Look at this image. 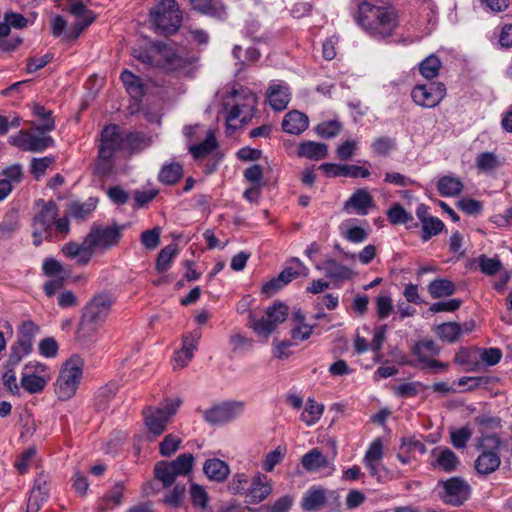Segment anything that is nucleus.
Returning <instances> with one entry per match:
<instances>
[{
	"instance_id": "f257e3e1",
	"label": "nucleus",
	"mask_w": 512,
	"mask_h": 512,
	"mask_svg": "<svg viewBox=\"0 0 512 512\" xmlns=\"http://www.w3.org/2000/svg\"><path fill=\"white\" fill-rule=\"evenodd\" d=\"M358 25L373 39L392 37L399 26V12L391 5H375L362 1L356 16Z\"/></svg>"
},
{
	"instance_id": "f03ea898",
	"label": "nucleus",
	"mask_w": 512,
	"mask_h": 512,
	"mask_svg": "<svg viewBox=\"0 0 512 512\" xmlns=\"http://www.w3.org/2000/svg\"><path fill=\"white\" fill-rule=\"evenodd\" d=\"M35 213L31 220L33 244L38 247L44 241L53 240V228L57 234L65 237L70 232L67 216L58 218V206L53 201L38 199L35 201Z\"/></svg>"
},
{
	"instance_id": "7ed1b4c3",
	"label": "nucleus",
	"mask_w": 512,
	"mask_h": 512,
	"mask_svg": "<svg viewBox=\"0 0 512 512\" xmlns=\"http://www.w3.org/2000/svg\"><path fill=\"white\" fill-rule=\"evenodd\" d=\"M257 96L248 88L232 89L224 103L228 128L236 129L247 124L254 117Z\"/></svg>"
},
{
	"instance_id": "20e7f679",
	"label": "nucleus",
	"mask_w": 512,
	"mask_h": 512,
	"mask_svg": "<svg viewBox=\"0 0 512 512\" xmlns=\"http://www.w3.org/2000/svg\"><path fill=\"white\" fill-rule=\"evenodd\" d=\"M123 144L124 137L117 125H108L102 130L98 158L95 164L97 175L108 176L114 172V157Z\"/></svg>"
},
{
	"instance_id": "39448f33",
	"label": "nucleus",
	"mask_w": 512,
	"mask_h": 512,
	"mask_svg": "<svg viewBox=\"0 0 512 512\" xmlns=\"http://www.w3.org/2000/svg\"><path fill=\"white\" fill-rule=\"evenodd\" d=\"M180 398L166 399L159 407H146L143 410L144 423L153 436L158 437L164 433L168 423L181 406Z\"/></svg>"
},
{
	"instance_id": "423d86ee",
	"label": "nucleus",
	"mask_w": 512,
	"mask_h": 512,
	"mask_svg": "<svg viewBox=\"0 0 512 512\" xmlns=\"http://www.w3.org/2000/svg\"><path fill=\"white\" fill-rule=\"evenodd\" d=\"M84 362L79 356L67 360L56 380L55 391L58 398L68 400L76 393L83 374Z\"/></svg>"
},
{
	"instance_id": "0eeeda50",
	"label": "nucleus",
	"mask_w": 512,
	"mask_h": 512,
	"mask_svg": "<svg viewBox=\"0 0 512 512\" xmlns=\"http://www.w3.org/2000/svg\"><path fill=\"white\" fill-rule=\"evenodd\" d=\"M154 25L163 33H175L182 23V13L175 0H162L150 12Z\"/></svg>"
},
{
	"instance_id": "6e6552de",
	"label": "nucleus",
	"mask_w": 512,
	"mask_h": 512,
	"mask_svg": "<svg viewBox=\"0 0 512 512\" xmlns=\"http://www.w3.org/2000/svg\"><path fill=\"white\" fill-rule=\"evenodd\" d=\"M288 316V306L284 303H275L266 311V316L257 319L252 313L249 314V326L262 336L268 337L274 329L284 322Z\"/></svg>"
},
{
	"instance_id": "1a4fd4ad",
	"label": "nucleus",
	"mask_w": 512,
	"mask_h": 512,
	"mask_svg": "<svg viewBox=\"0 0 512 512\" xmlns=\"http://www.w3.org/2000/svg\"><path fill=\"white\" fill-rule=\"evenodd\" d=\"M500 440L495 435H488L481 439L479 446L484 450L475 461V468L479 474L487 475L500 466V457L494 449L498 448Z\"/></svg>"
},
{
	"instance_id": "9d476101",
	"label": "nucleus",
	"mask_w": 512,
	"mask_h": 512,
	"mask_svg": "<svg viewBox=\"0 0 512 512\" xmlns=\"http://www.w3.org/2000/svg\"><path fill=\"white\" fill-rule=\"evenodd\" d=\"M446 96V87L441 82L417 84L411 91L414 103L423 108L438 106Z\"/></svg>"
},
{
	"instance_id": "9b49d317",
	"label": "nucleus",
	"mask_w": 512,
	"mask_h": 512,
	"mask_svg": "<svg viewBox=\"0 0 512 512\" xmlns=\"http://www.w3.org/2000/svg\"><path fill=\"white\" fill-rule=\"evenodd\" d=\"M438 487L440 498L446 504L459 506L466 501L470 494L469 484L461 477H452L440 481Z\"/></svg>"
},
{
	"instance_id": "f8f14e48",
	"label": "nucleus",
	"mask_w": 512,
	"mask_h": 512,
	"mask_svg": "<svg viewBox=\"0 0 512 512\" xmlns=\"http://www.w3.org/2000/svg\"><path fill=\"white\" fill-rule=\"evenodd\" d=\"M40 132V134H32L26 131H20L17 135L9 138V143L24 151L29 152H42L46 148L54 145V140L51 136Z\"/></svg>"
},
{
	"instance_id": "ddd939ff",
	"label": "nucleus",
	"mask_w": 512,
	"mask_h": 512,
	"mask_svg": "<svg viewBox=\"0 0 512 512\" xmlns=\"http://www.w3.org/2000/svg\"><path fill=\"white\" fill-rule=\"evenodd\" d=\"M244 403L240 401L224 402L203 413L204 419L211 424H223L236 419L243 413Z\"/></svg>"
},
{
	"instance_id": "4468645a",
	"label": "nucleus",
	"mask_w": 512,
	"mask_h": 512,
	"mask_svg": "<svg viewBox=\"0 0 512 512\" xmlns=\"http://www.w3.org/2000/svg\"><path fill=\"white\" fill-rule=\"evenodd\" d=\"M202 337L201 331L196 329L182 335V347L175 351L172 358L173 368L183 369L192 360L194 351L197 350Z\"/></svg>"
},
{
	"instance_id": "2eb2a0df",
	"label": "nucleus",
	"mask_w": 512,
	"mask_h": 512,
	"mask_svg": "<svg viewBox=\"0 0 512 512\" xmlns=\"http://www.w3.org/2000/svg\"><path fill=\"white\" fill-rule=\"evenodd\" d=\"M87 237L96 252L98 250H107L117 245L121 232L117 226L93 227L87 234Z\"/></svg>"
},
{
	"instance_id": "dca6fc26",
	"label": "nucleus",
	"mask_w": 512,
	"mask_h": 512,
	"mask_svg": "<svg viewBox=\"0 0 512 512\" xmlns=\"http://www.w3.org/2000/svg\"><path fill=\"white\" fill-rule=\"evenodd\" d=\"M155 67L172 71L184 66V60L175 50L164 43H154Z\"/></svg>"
},
{
	"instance_id": "f3484780",
	"label": "nucleus",
	"mask_w": 512,
	"mask_h": 512,
	"mask_svg": "<svg viewBox=\"0 0 512 512\" xmlns=\"http://www.w3.org/2000/svg\"><path fill=\"white\" fill-rule=\"evenodd\" d=\"M61 252L66 258L75 259L80 266H86L95 253L87 235L81 243L71 241L64 244Z\"/></svg>"
},
{
	"instance_id": "a211bd4d",
	"label": "nucleus",
	"mask_w": 512,
	"mask_h": 512,
	"mask_svg": "<svg viewBox=\"0 0 512 512\" xmlns=\"http://www.w3.org/2000/svg\"><path fill=\"white\" fill-rule=\"evenodd\" d=\"M113 300L106 294H99L93 297L85 306L83 315L91 320L103 324L106 320Z\"/></svg>"
},
{
	"instance_id": "6ab92c4d",
	"label": "nucleus",
	"mask_w": 512,
	"mask_h": 512,
	"mask_svg": "<svg viewBox=\"0 0 512 512\" xmlns=\"http://www.w3.org/2000/svg\"><path fill=\"white\" fill-rule=\"evenodd\" d=\"M333 491L313 485L304 494L301 500V507L305 511H316L325 507L329 497L333 496Z\"/></svg>"
},
{
	"instance_id": "aec40b11",
	"label": "nucleus",
	"mask_w": 512,
	"mask_h": 512,
	"mask_svg": "<svg viewBox=\"0 0 512 512\" xmlns=\"http://www.w3.org/2000/svg\"><path fill=\"white\" fill-rule=\"evenodd\" d=\"M432 466L446 473H452L460 465L458 456L447 447H436L431 452Z\"/></svg>"
},
{
	"instance_id": "412c9836",
	"label": "nucleus",
	"mask_w": 512,
	"mask_h": 512,
	"mask_svg": "<svg viewBox=\"0 0 512 512\" xmlns=\"http://www.w3.org/2000/svg\"><path fill=\"white\" fill-rule=\"evenodd\" d=\"M301 464L307 472H319L328 469L327 475L335 470L334 464L317 448L311 449L301 458Z\"/></svg>"
},
{
	"instance_id": "4be33fe9",
	"label": "nucleus",
	"mask_w": 512,
	"mask_h": 512,
	"mask_svg": "<svg viewBox=\"0 0 512 512\" xmlns=\"http://www.w3.org/2000/svg\"><path fill=\"white\" fill-rule=\"evenodd\" d=\"M48 487L45 479L38 477L30 491L27 501V512H38L48 499Z\"/></svg>"
},
{
	"instance_id": "5701e85b",
	"label": "nucleus",
	"mask_w": 512,
	"mask_h": 512,
	"mask_svg": "<svg viewBox=\"0 0 512 512\" xmlns=\"http://www.w3.org/2000/svg\"><path fill=\"white\" fill-rule=\"evenodd\" d=\"M271 107L276 111L286 109L290 101V91L287 85L283 83H273L267 92Z\"/></svg>"
},
{
	"instance_id": "b1692460",
	"label": "nucleus",
	"mask_w": 512,
	"mask_h": 512,
	"mask_svg": "<svg viewBox=\"0 0 512 512\" xmlns=\"http://www.w3.org/2000/svg\"><path fill=\"white\" fill-rule=\"evenodd\" d=\"M272 492V485L268 477L258 473L253 477L248 496L252 499L251 503H260L265 500Z\"/></svg>"
},
{
	"instance_id": "393cba45",
	"label": "nucleus",
	"mask_w": 512,
	"mask_h": 512,
	"mask_svg": "<svg viewBox=\"0 0 512 512\" xmlns=\"http://www.w3.org/2000/svg\"><path fill=\"white\" fill-rule=\"evenodd\" d=\"M316 269L324 273L327 278L334 280H348L353 275L350 268L340 264L334 259H327L316 265Z\"/></svg>"
},
{
	"instance_id": "a878e982",
	"label": "nucleus",
	"mask_w": 512,
	"mask_h": 512,
	"mask_svg": "<svg viewBox=\"0 0 512 512\" xmlns=\"http://www.w3.org/2000/svg\"><path fill=\"white\" fill-rule=\"evenodd\" d=\"M308 117L299 111L288 112L282 121V129L286 133L298 135L308 128Z\"/></svg>"
},
{
	"instance_id": "bb28decb",
	"label": "nucleus",
	"mask_w": 512,
	"mask_h": 512,
	"mask_svg": "<svg viewBox=\"0 0 512 512\" xmlns=\"http://www.w3.org/2000/svg\"><path fill=\"white\" fill-rule=\"evenodd\" d=\"M374 206L373 197L366 189L356 190L345 203L344 208L353 207L357 214L366 215Z\"/></svg>"
},
{
	"instance_id": "cd10ccee",
	"label": "nucleus",
	"mask_w": 512,
	"mask_h": 512,
	"mask_svg": "<svg viewBox=\"0 0 512 512\" xmlns=\"http://www.w3.org/2000/svg\"><path fill=\"white\" fill-rule=\"evenodd\" d=\"M203 471L209 480L224 482L230 474L228 464L220 459L212 458L205 461Z\"/></svg>"
},
{
	"instance_id": "c85d7f7f",
	"label": "nucleus",
	"mask_w": 512,
	"mask_h": 512,
	"mask_svg": "<svg viewBox=\"0 0 512 512\" xmlns=\"http://www.w3.org/2000/svg\"><path fill=\"white\" fill-rule=\"evenodd\" d=\"M328 146L325 143L303 141L299 144L297 154L299 157L310 160H321L327 156Z\"/></svg>"
},
{
	"instance_id": "c756f323",
	"label": "nucleus",
	"mask_w": 512,
	"mask_h": 512,
	"mask_svg": "<svg viewBox=\"0 0 512 512\" xmlns=\"http://www.w3.org/2000/svg\"><path fill=\"white\" fill-rule=\"evenodd\" d=\"M96 206L97 199L92 197L84 202L73 201L68 204L66 216H71L77 220H84L96 209Z\"/></svg>"
},
{
	"instance_id": "7c9ffc66",
	"label": "nucleus",
	"mask_w": 512,
	"mask_h": 512,
	"mask_svg": "<svg viewBox=\"0 0 512 512\" xmlns=\"http://www.w3.org/2000/svg\"><path fill=\"white\" fill-rule=\"evenodd\" d=\"M29 21L22 14L16 12H7L4 15V21L0 23V38L7 37L11 28L23 29L27 27Z\"/></svg>"
},
{
	"instance_id": "2f4dec72",
	"label": "nucleus",
	"mask_w": 512,
	"mask_h": 512,
	"mask_svg": "<svg viewBox=\"0 0 512 512\" xmlns=\"http://www.w3.org/2000/svg\"><path fill=\"white\" fill-rule=\"evenodd\" d=\"M324 412V405L318 403L313 398H308L306 401L305 408L301 413L300 419L307 426H312L316 424L322 417Z\"/></svg>"
},
{
	"instance_id": "473e14b6",
	"label": "nucleus",
	"mask_w": 512,
	"mask_h": 512,
	"mask_svg": "<svg viewBox=\"0 0 512 512\" xmlns=\"http://www.w3.org/2000/svg\"><path fill=\"white\" fill-rule=\"evenodd\" d=\"M127 92L131 97L137 99L144 95V84L140 77L136 76L129 70H124L120 76Z\"/></svg>"
},
{
	"instance_id": "72a5a7b5",
	"label": "nucleus",
	"mask_w": 512,
	"mask_h": 512,
	"mask_svg": "<svg viewBox=\"0 0 512 512\" xmlns=\"http://www.w3.org/2000/svg\"><path fill=\"white\" fill-rule=\"evenodd\" d=\"M290 262L294 266L285 267L278 275L285 286L292 280L300 276L307 277L309 274V269L298 258H292Z\"/></svg>"
},
{
	"instance_id": "f704fd0d",
	"label": "nucleus",
	"mask_w": 512,
	"mask_h": 512,
	"mask_svg": "<svg viewBox=\"0 0 512 512\" xmlns=\"http://www.w3.org/2000/svg\"><path fill=\"white\" fill-rule=\"evenodd\" d=\"M455 291V284L445 278L435 279L428 285V292L434 299L451 296Z\"/></svg>"
},
{
	"instance_id": "c9c22d12",
	"label": "nucleus",
	"mask_w": 512,
	"mask_h": 512,
	"mask_svg": "<svg viewBox=\"0 0 512 512\" xmlns=\"http://www.w3.org/2000/svg\"><path fill=\"white\" fill-rule=\"evenodd\" d=\"M437 188L442 196L450 197L458 195L463 189L462 181L453 176H444L439 179Z\"/></svg>"
},
{
	"instance_id": "e433bc0d",
	"label": "nucleus",
	"mask_w": 512,
	"mask_h": 512,
	"mask_svg": "<svg viewBox=\"0 0 512 512\" xmlns=\"http://www.w3.org/2000/svg\"><path fill=\"white\" fill-rule=\"evenodd\" d=\"M102 324L91 320L82 315L79 327L77 329V338L79 341H91L98 333Z\"/></svg>"
},
{
	"instance_id": "4c0bfd02",
	"label": "nucleus",
	"mask_w": 512,
	"mask_h": 512,
	"mask_svg": "<svg viewBox=\"0 0 512 512\" xmlns=\"http://www.w3.org/2000/svg\"><path fill=\"white\" fill-rule=\"evenodd\" d=\"M33 114L41 120V124L35 127L38 132H51L55 129V121L52 118L51 110L46 109L40 104H34Z\"/></svg>"
},
{
	"instance_id": "58836bf2",
	"label": "nucleus",
	"mask_w": 512,
	"mask_h": 512,
	"mask_svg": "<svg viewBox=\"0 0 512 512\" xmlns=\"http://www.w3.org/2000/svg\"><path fill=\"white\" fill-rule=\"evenodd\" d=\"M216 147L217 142L214 133L209 130L204 141L199 144L189 146V152L195 159H200L211 153Z\"/></svg>"
},
{
	"instance_id": "ea45409f",
	"label": "nucleus",
	"mask_w": 512,
	"mask_h": 512,
	"mask_svg": "<svg viewBox=\"0 0 512 512\" xmlns=\"http://www.w3.org/2000/svg\"><path fill=\"white\" fill-rule=\"evenodd\" d=\"M499 157L494 152H483L477 155L475 165L483 173H491L501 166Z\"/></svg>"
},
{
	"instance_id": "a19ab883",
	"label": "nucleus",
	"mask_w": 512,
	"mask_h": 512,
	"mask_svg": "<svg viewBox=\"0 0 512 512\" xmlns=\"http://www.w3.org/2000/svg\"><path fill=\"white\" fill-rule=\"evenodd\" d=\"M183 175V167L180 163H169L162 167L159 180L168 185L175 184Z\"/></svg>"
},
{
	"instance_id": "79ce46f5",
	"label": "nucleus",
	"mask_w": 512,
	"mask_h": 512,
	"mask_svg": "<svg viewBox=\"0 0 512 512\" xmlns=\"http://www.w3.org/2000/svg\"><path fill=\"white\" fill-rule=\"evenodd\" d=\"M154 476L164 487H169L174 483L177 474L173 471L169 462L160 461L154 467Z\"/></svg>"
},
{
	"instance_id": "37998d69",
	"label": "nucleus",
	"mask_w": 512,
	"mask_h": 512,
	"mask_svg": "<svg viewBox=\"0 0 512 512\" xmlns=\"http://www.w3.org/2000/svg\"><path fill=\"white\" fill-rule=\"evenodd\" d=\"M46 385V379L43 376L34 373H24L21 378V386L27 392L34 394L41 392Z\"/></svg>"
},
{
	"instance_id": "c03bdc74",
	"label": "nucleus",
	"mask_w": 512,
	"mask_h": 512,
	"mask_svg": "<svg viewBox=\"0 0 512 512\" xmlns=\"http://www.w3.org/2000/svg\"><path fill=\"white\" fill-rule=\"evenodd\" d=\"M32 351L28 344L15 342L10 347V354L6 361V368H15L22 359Z\"/></svg>"
},
{
	"instance_id": "a18cd8bd",
	"label": "nucleus",
	"mask_w": 512,
	"mask_h": 512,
	"mask_svg": "<svg viewBox=\"0 0 512 512\" xmlns=\"http://www.w3.org/2000/svg\"><path fill=\"white\" fill-rule=\"evenodd\" d=\"M169 463L177 476H186L192 470L194 456L191 453L180 454L175 460Z\"/></svg>"
},
{
	"instance_id": "49530a36",
	"label": "nucleus",
	"mask_w": 512,
	"mask_h": 512,
	"mask_svg": "<svg viewBox=\"0 0 512 512\" xmlns=\"http://www.w3.org/2000/svg\"><path fill=\"white\" fill-rule=\"evenodd\" d=\"M441 68V61L435 55H430L425 58L419 65V71L426 79L435 78Z\"/></svg>"
},
{
	"instance_id": "de8ad7c7",
	"label": "nucleus",
	"mask_w": 512,
	"mask_h": 512,
	"mask_svg": "<svg viewBox=\"0 0 512 512\" xmlns=\"http://www.w3.org/2000/svg\"><path fill=\"white\" fill-rule=\"evenodd\" d=\"M477 263L480 271L487 276H493L503 269L502 262L497 257L488 258L485 255H480L477 258Z\"/></svg>"
},
{
	"instance_id": "09e8293b",
	"label": "nucleus",
	"mask_w": 512,
	"mask_h": 512,
	"mask_svg": "<svg viewBox=\"0 0 512 512\" xmlns=\"http://www.w3.org/2000/svg\"><path fill=\"white\" fill-rule=\"evenodd\" d=\"M39 333V327L33 321H24L19 327V336L16 342L25 343L32 349L33 340Z\"/></svg>"
},
{
	"instance_id": "8fccbe9b",
	"label": "nucleus",
	"mask_w": 512,
	"mask_h": 512,
	"mask_svg": "<svg viewBox=\"0 0 512 512\" xmlns=\"http://www.w3.org/2000/svg\"><path fill=\"white\" fill-rule=\"evenodd\" d=\"M191 5L194 9L201 13L216 16L218 18H224L226 15L225 8L223 6L216 7L212 0H190Z\"/></svg>"
},
{
	"instance_id": "3c124183",
	"label": "nucleus",
	"mask_w": 512,
	"mask_h": 512,
	"mask_svg": "<svg viewBox=\"0 0 512 512\" xmlns=\"http://www.w3.org/2000/svg\"><path fill=\"white\" fill-rule=\"evenodd\" d=\"M437 335L444 341L454 342L462 333V326L455 322L443 323L437 327Z\"/></svg>"
},
{
	"instance_id": "603ef678",
	"label": "nucleus",
	"mask_w": 512,
	"mask_h": 512,
	"mask_svg": "<svg viewBox=\"0 0 512 512\" xmlns=\"http://www.w3.org/2000/svg\"><path fill=\"white\" fill-rule=\"evenodd\" d=\"M177 254V246L170 244L161 249L158 254L156 269L159 272H165L169 269L172 259Z\"/></svg>"
},
{
	"instance_id": "864d4df0",
	"label": "nucleus",
	"mask_w": 512,
	"mask_h": 512,
	"mask_svg": "<svg viewBox=\"0 0 512 512\" xmlns=\"http://www.w3.org/2000/svg\"><path fill=\"white\" fill-rule=\"evenodd\" d=\"M444 228V223L437 217H431L422 223L421 238L423 241L429 240L431 237L440 233Z\"/></svg>"
},
{
	"instance_id": "5fc2aeb1",
	"label": "nucleus",
	"mask_w": 512,
	"mask_h": 512,
	"mask_svg": "<svg viewBox=\"0 0 512 512\" xmlns=\"http://www.w3.org/2000/svg\"><path fill=\"white\" fill-rule=\"evenodd\" d=\"M95 15H88L87 18L76 19L75 23L70 28L69 32L65 34L64 39L67 41L76 40L81 33L93 23Z\"/></svg>"
},
{
	"instance_id": "6e6d98bb",
	"label": "nucleus",
	"mask_w": 512,
	"mask_h": 512,
	"mask_svg": "<svg viewBox=\"0 0 512 512\" xmlns=\"http://www.w3.org/2000/svg\"><path fill=\"white\" fill-rule=\"evenodd\" d=\"M388 220L394 224H407L413 217L400 204H394L387 212Z\"/></svg>"
},
{
	"instance_id": "4d7b16f0",
	"label": "nucleus",
	"mask_w": 512,
	"mask_h": 512,
	"mask_svg": "<svg viewBox=\"0 0 512 512\" xmlns=\"http://www.w3.org/2000/svg\"><path fill=\"white\" fill-rule=\"evenodd\" d=\"M439 351V347L432 340L419 342L413 347L412 350L413 354L417 356L418 360L423 357L435 356L439 353Z\"/></svg>"
},
{
	"instance_id": "13d9d810",
	"label": "nucleus",
	"mask_w": 512,
	"mask_h": 512,
	"mask_svg": "<svg viewBox=\"0 0 512 512\" xmlns=\"http://www.w3.org/2000/svg\"><path fill=\"white\" fill-rule=\"evenodd\" d=\"M472 432L469 427H461L450 431V440L452 445L457 449L466 447L468 440L471 438Z\"/></svg>"
},
{
	"instance_id": "bf43d9fd",
	"label": "nucleus",
	"mask_w": 512,
	"mask_h": 512,
	"mask_svg": "<svg viewBox=\"0 0 512 512\" xmlns=\"http://www.w3.org/2000/svg\"><path fill=\"white\" fill-rule=\"evenodd\" d=\"M181 442V438L174 434L166 435L159 445L160 454L165 457L171 456L178 450Z\"/></svg>"
},
{
	"instance_id": "052dcab7",
	"label": "nucleus",
	"mask_w": 512,
	"mask_h": 512,
	"mask_svg": "<svg viewBox=\"0 0 512 512\" xmlns=\"http://www.w3.org/2000/svg\"><path fill=\"white\" fill-rule=\"evenodd\" d=\"M54 162V157L46 156L42 158H33L30 165V172L35 179L41 178L47 168Z\"/></svg>"
},
{
	"instance_id": "680f3d73",
	"label": "nucleus",
	"mask_w": 512,
	"mask_h": 512,
	"mask_svg": "<svg viewBox=\"0 0 512 512\" xmlns=\"http://www.w3.org/2000/svg\"><path fill=\"white\" fill-rule=\"evenodd\" d=\"M422 389L420 382H407L393 387L394 394L398 397H414Z\"/></svg>"
},
{
	"instance_id": "e2e57ef3",
	"label": "nucleus",
	"mask_w": 512,
	"mask_h": 512,
	"mask_svg": "<svg viewBox=\"0 0 512 512\" xmlns=\"http://www.w3.org/2000/svg\"><path fill=\"white\" fill-rule=\"evenodd\" d=\"M161 228L155 227L151 230H145L141 233L142 245L149 249H155L160 243Z\"/></svg>"
},
{
	"instance_id": "0e129e2a",
	"label": "nucleus",
	"mask_w": 512,
	"mask_h": 512,
	"mask_svg": "<svg viewBox=\"0 0 512 512\" xmlns=\"http://www.w3.org/2000/svg\"><path fill=\"white\" fill-rule=\"evenodd\" d=\"M383 457V444L380 439L374 440L368 447L363 463L380 462Z\"/></svg>"
},
{
	"instance_id": "69168bd1",
	"label": "nucleus",
	"mask_w": 512,
	"mask_h": 512,
	"mask_svg": "<svg viewBox=\"0 0 512 512\" xmlns=\"http://www.w3.org/2000/svg\"><path fill=\"white\" fill-rule=\"evenodd\" d=\"M124 143L131 150H140L149 146L150 141L144 134L133 132L126 135Z\"/></svg>"
},
{
	"instance_id": "338daca9",
	"label": "nucleus",
	"mask_w": 512,
	"mask_h": 512,
	"mask_svg": "<svg viewBox=\"0 0 512 512\" xmlns=\"http://www.w3.org/2000/svg\"><path fill=\"white\" fill-rule=\"evenodd\" d=\"M243 176L245 180L251 183L252 185H265V182L263 181V169L259 164H254L246 168L243 172Z\"/></svg>"
},
{
	"instance_id": "774afa93",
	"label": "nucleus",
	"mask_w": 512,
	"mask_h": 512,
	"mask_svg": "<svg viewBox=\"0 0 512 512\" xmlns=\"http://www.w3.org/2000/svg\"><path fill=\"white\" fill-rule=\"evenodd\" d=\"M293 505V497L284 495L277 499L271 506L263 507L264 512H289Z\"/></svg>"
}]
</instances>
